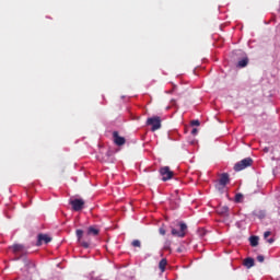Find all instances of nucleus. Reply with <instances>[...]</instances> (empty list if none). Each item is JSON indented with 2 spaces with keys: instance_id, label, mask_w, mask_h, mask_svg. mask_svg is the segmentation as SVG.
<instances>
[{
  "instance_id": "13",
  "label": "nucleus",
  "mask_w": 280,
  "mask_h": 280,
  "mask_svg": "<svg viewBox=\"0 0 280 280\" xmlns=\"http://www.w3.org/2000/svg\"><path fill=\"white\" fill-rule=\"evenodd\" d=\"M244 266H245V268H253V266H255V259L245 258Z\"/></svg>"
},
{
  "instance_id": "14",
  "label": "nucleus",
  "mask_w": 280,
  "mask_h": 280,
  "mask_svg": "<svg viewBox=\"0 0 280 280\" xmlns=\"http://www.w3.org/2000/svg\"><path fill=\"white\" fill-rule=\"evenodd\" d=\"M250 246H259V236H250L249 237Z\"/></svg>"
},
{
  "instance_id": "5",
  "label": "nucleus",
  "mask_w": 280,
  "mask_h": 280,
  "mask_svg": "<svg viewBox=\"0 0 280 280\" xmlns=\"http://www.w3.org/2000/svg\"><path fill=\"white\" fill-rule=\"evenodd\" d=\"M10 249L12 250V253H14L15 255H27V249L25 248V245L23 244H14L10 247Z\"/></svg>"
},
{
  "instance_id": "23",
  "label": "nucleus",
  "mask_w": 280,
  "mask_h": 280,
  "mask_svg": "<svg viewBox=\"0 0 280 280\" xmlns=\"http://www.w3.org/2000/svg\"><path fill=\"white\" fill-rule=\"evenodd\" d=\"M270 235H271V232H270V231H266V232L264 233V238H265V240H268V237H270Z\"/></svg>"
},
{
  "instance_id": "19",
  "label": "nucleus",
  "mask_w": 280,
  "mask_h": 280,
  "mask_svg": "<svg viewBox=\"0 0 280 280\" xmlns=\"http://www.w3.org/2000/svg\"><path fill=\"white\" fill-rule=\"evenodd\" d=\"M80 242V244H81V246L83 247V248H89V246H91V243L90 242H86V241H79Z\"/></svg>"
},
{
  "instance_id": "17",
  "label": "nucleus",
  "mask_w": 280,
  "mask_h": 280,
  "mask_svg": "<svg viewBox=\"0 0 280 280\" xmlns=\"http://www.w3.org/2000/svg\"><path fill=\"white\" fill-rule=\"evenodd\" d=\"M77 237H78V242L82 241V236L84 235V231L82 230H77Z\"/></svg>"
},
{
  "instance_id": "18",
  "label": "nucleus",
  "mask_w": 280,
  "mask_h": 280,
  "mask_svg": "<svg viewBox=\"0 0 280 280\" xmlns=\"http://www.w3.org/2000/svg\"><path fill=\"white\" fill-rule=\"evenodd\" d=\"M131 246H133L135 248H141V241L139 240L132 241Z\"/></svg>"
},
{
  "instance_id": "20",
  "label": "nucleus",
  "mask_w": 280,
  "mask_h": 280,
  "mask_svg": "<svg viewBox=\"0 0 280 280\" xmlns=\"http://www.w3.org/2000/svg\"><path fill=\"white\" fill-rule=\"evenodd\" d=\"M244 198V195L242 194H236L235 196V202H242V199Z\"/></svg>"
},
{
  "instance_id": "8",
  "label": "nucleus",
  "mask_w": 280,
  "mask_h": 280,
  "mask_svg": "<svg viewBox=\"0 0 280 280\" xmlns=\"http://www.w3.org/2000/svg\"><path fill=\"white\" fill-rule=\"evenodd\" d=\"M43 242L44 244H49V242H51V237L47 234H38L36 246H42Z\"/></svg>"
},
{
  "instance_id": "26",
  "label": "nucleus",
  "mask_w": 280,
  "mask_h": 280,
  "mask_svg": "<svg viewBox=\"0 0 280 280\" xmlns=\"http://www.w3.org/2000/svg\"><path fill=\"white\" fill-rule=\"evenodd\" d=\"M267 242H268V244H273L275 243V238H268Z\"/></svg>"
},
{
  "instance_id": "16",
  "label": "nucleus",
  "mask_w": 280,
  "mask_h": 280,
  "mask_svg": "<svg viewBox=\"0 0 280 280\" xmlns=\"http://www.w3.org/2000/svg\"><path fill=\"white\" fill-rule=\"evenodd\" d=\"M215 189H218V191L220 194H224V190L226 189V185L225 184H220V182H217Z\"/></svg>"
},
{
  "instance_id": "25",
  "label": "nucleus",
  "mask_w": 280,
  "mask_h": 280,
  "mask_svg": "<svg viewBox=\"0 0 280 280\" xmlns=\"http://www.w3.org/2000/svg\"><path fill=\"white\" fill-rule=\"evenodd\" d=\"M160 234H161V235H165V229L160 228Z\"/></svg>"
},
{
  "instance_id": "12",
  "label": "nucleus",
  "mask_w": 280,
  "mask_h": 280,
  "mask_svg": "<svg viewBox=\"0 0 280 280\" xmlns=\"http://www.w3.org/2000/svg\"><path fill=\"white\" fill-rule=\"evenodd\" d=\"M248 66V57H244L243 59H241L238 62H237V67L240 69H244V67H247Z\"/></svg>"
},
{
  "instance_id": "1",
  "label": "nucleus",
  "mask_w": 280,
  "mask_h": 280,
  "mask_svg": "<svg viewBox=\"0 0 280 280\" xmlns=\"http://www.w3.org/2000/svg\"><path fill=\"white\" fill-rule=\"evenodd\" d=\"M250 165H253L252 158L243 159L234 165V172H242V170H246V167H250Z\"/></svg>"
},
{
  "instance_id": "7",
  "label": "nucleus",
  "mask_w": 280,
  "mask_h": 280,
  "mask_svg": "<svg viewBox=\"0 0 280 280\" xmlns=\"http://www.w3.org/2000/svg\"><path fill=\"white\" fill-rule=\"evenodd\" d=\"M114 143L116 145H125L126 144V138L120 137L118 131L113 132Z\"/></svg>"
},
{
  "instance_id": "3",
  "label": "nucleus",
  "mask_w": 280,
  "mask_h": 280,
  "mask_svg": "<svg viewBox=\"0 0 280 280\" xmlns=\"http://www.w3.org/2000/svg\"><path fill=\"white\" fill-rule=\"evenodd\" d=\"M147 125L152 126L151 128L152 132H156V130L161 129V117L154 116V117L148 118Z\"/></svg>"
},
{
  "instance_id": "4",
  "label": "nucleus",
  "mask_w": 280,
  "mask_h": 280,
  "mask_svg": "<svg viewBox=\"0 0 280 280\" xmlns=\"http://www.w3.org/2000/svg\"><path fill=\"white\" fill-rule=\"evenodd\" d=\"M160 174L162 176V180L165 183L166 180H172L174 177V172L170 170V166H163L160 168Z\"/></svg>"
},
{
  "instance_id": "11",
  "label": "nucleus",
  "mask_w": 280,
  "mask_h": 280,
  "mask_svg": "<svg viewBox=\"0 0 280 280\" xmlns=\"http://www.w3.org/2000/svg\"><path fill=\"white\" fill-rule=\"evenodd\" d=\"M88 235H93L94 237L100 235V229H97L95 226H90L88 229Z\"/></svg>"
},
{
  "instance_id": "6",
  "label": "nucleus",
  "mask_w": 280,
  "mask_h": 280,
  "mask_svg": "<svg viewBox=\"0 0 280 280\" xmlns=\"http://www.w3.org/2000/svg\"><path fill=\"white\" fill-rule=\"evenodd\" d=\"M73 211H82L84 209V199L70 200Z\"/></svg>"
},
{
  "instance_id": "27",
  "label": "nucleus",
  "mask_w": 280,
  "mask_h": 280,
  "mask_svg": "<svg viewBox=\"0 0 280 280\" xmlns=\"http://www.w3.org/2000/svg\"><path fill=\"white\" fill-rule=\"evenodd\" d=\"M171 104H173V106H175V105H176V101H175V100H172V101H171Z\"/></svg>"
},
{
  "instance_id": "9",
  "label": "nucleus",
  "mask_w": 280,
  "mask_h": 280,
  "mask_svg": "<svg viewBox=\"0 0 280 280\" xmlns=\"http://www.w3.org/2000/svg\"><path fill=\"white\" fill-rule=\"evenodd\" d=\"M218 183L225 186L229 185V183H231V178L229 177L228 173H222Z\"/></svg>"
},
{
  "instance_id": "2",
  "label": "nucleus",
  "mask_w": 280,
  "mask_h": 280,
  "mask_svg": "<svg viewBox=\"0 0 280 280\" xmlns=\"http://www.w3.org/2000/svg\"><path fill=\"white\" fill-rule=\"evenodd\" d=\"M178 226H179V231L172 228V235L174 237H185V235H187V224H185L184 222H179L178 223Z\"/></svg>"
},
{
  "instance_id": "22",
  "label": "nucleus",
  "mask_w": 280,
  "mask_h": 280,
  "mask_svg": "<svg viewBox=\"0 0 280 280\" xmlns=\"http://www.w3.org/2000/svg\"><path fill=\"white\" fill-rule=\"evenodd\" d=\"M257 261H259V264H264L265 257L261 255L257 256Z\"/></svg>"
},
{
  "instance_id": "15",
  "label": "nucleus",
  "mask_w": 280,
  "mask_h": 280,
  "mask_svg": "<svg viewBox=\"0 0 280 280\" xmlns=\"http://www.w3.org/2000/svg\"><path fill=\"white\" fill-rule=\"evenodd\" d=\"M159 268L161 272H165V268H167V259L163 258L162 260H160Z\"/></svg>"
},
{
  "instance_id": "10",
  "label": "nucleus",
  "mask_w": 280,
  "mask_h": 280,
  "mask_svg": "<svg viewBox=\"0 0 280 280\" xmlns=\"http://www.w3.org/2000/svg\"><path fill=\"white\" fill-rule=\"evenodd\" d=\"M217 213H219V215H224L225 218H229V208L226 206H220L217 209Z\"/></svg>"
},
{
  "instance_id": "24",
  "label": "nucleus",
  "mask_w": 280,
  "mask_h": 280,
  "mask_svg": "<svg viewBox=\"0 0 280 280\" xmlns=\"http://www.w3.org/2000/svg\"><path fill=\"white\" fill-rule=\"evenodd\" d=\"M191 135H194V137H196V135H198V129H197V128H194V129L191 130Z\"/></svg>"
},
{
  "instance_id": "21",
  "label": "nucleus",
  "mask_w": 280,
  "mask_h": 280,
  "mask_svg": "<svg viewBox=\"0 0 280 280\" xmlns=\"http://www.w3.org/2000/svg\"><path fill=\"white\" fill-rule=\"evenodd\" d=\"M190 126H200V120H191Z\"/></svg>"
}]
</instances>
